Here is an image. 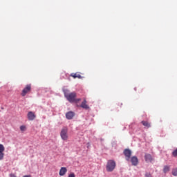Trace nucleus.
Returning a JSON list of instances; mask_svg holds the SVG:
<instances>
[{
	"instance_id": "obj_1",
	"label": "nucleus",
	"mask_w": 177,
	"mask_h": 177,
	"mask_svg": "<svg viewBox=\"0 0 177 177\" xmlns=\"http://www.w3.org/2000/svg\"><path fill=\"white\" fill-rule=\"evenodd\" d=\"M64 96L70 103L78 104L79 102H81V98H77V93H75V92L68 93L67 91H65Z\"/></svg>"
},
{
	"instance_id": "obj_2",
	"label": "nucleus",
	"mask_w": 177,
	"mask_h": 177,
	"mask_svg": "<svg viewBox=\"0 0 177 177\" xmlns=\"http://www.w3.org/2000/svg\"><path fill=\"white\" fill-rule=\"evenodd\" d=\"M115 169V162L113 160H109L106 165V171L108 172H113Z\"/></svg>"
},
{
	"instance_id": "obj_3",
	"label": "nucleus",
	"mask_w": 177,
	"mask_h": 177,
	"mask_svg": "<svg viewBox=\"0 0 177 177\" xmlns=\"http://www.w3.org/2000/svg\"><path fill=\"white\" fill-rule=\"evenodd\" d=\"M29 92H31V84H27L22 90L21 96H26Z\"/></svg>"
},
{
	"instance_id": "obj_4",
	"label": "nucleus",
	"mask_w": 177,
	"mask_h": 177,
	"mask_svg": "<svg viewBox=\"0 0 177 177\" xmlns=\"http://www.w3.org/2000/svg\"><path fill=\"white\" fill-rule=\"evenodd\" d=\"M124 154L125 156L127 161H129V160H131V156H132V151H131V149H124Z\"/></svg>"
},
{
	"instance_id": "obj_5",
	"label": "nucleus",
	"mask_w": 177,
	"mask_h": 177,
	"mask_svg": "<svg viewBox=\"0 0 177 177\" xmlns=\"http://www.w3.org/2000/svg\"><path fill=\"white\" fill-rule=\"evenodd\" d=\"M28 120L29 121H34V119L36 118L37 115H35V113L32 111H29L27 115Z\"/></svg>"
},
{
	"instance_id": "obj_6",
	"label": "nucleus",
	"mask_w": 177,
	"mask_h": 177,
	"mask_svg": "<svg viewBox=\"0 0 177 177\" xmlns=\"http://www.w3.org/2000/svg\"><path fill=\"white\" fill-rule=\"evenodd\" d=\"M131 162L132 165H133L134 167H136V165L139 164V159H138V157L136 156H133L131 158Z\"/></svg>"
},
{
	"instance_id": "obj_7",
	"label": "nucleus",
	"mask_w": 177,
	"mask_h": 177,
	"mask_svg": "<svg viewBox=\"0 0 177 177\" xmlns=\"http://www.w3.org/2000/svg\"><path fill=\"white\" fill-rule=\"evenodd\" d=\"M86 103V100L84 99V101L82 102L80 107H82V109H84V110H89V105H87Z\"/></svg>"
},
{
	"instance_id": "obj_8",
	"label": "nucleus",
	"mask_w": 177,
	"mask_h": 177,
	"mask_svg": "<svg viewBox=\"0 0 177 177\" xmlns=\"http://www.w3.org/2000/svg\"><path fill=\"white\" fill-rule=\"evenodd\" d=\"M141 124L145 127V128L149 129L151 127V123L147 120H142Z\"/></svg>"
},
{
	"instance_id": "obj_9",
	"label": "nucleus",
	"mask_w": 177,
	"mask_h": 177,
	"mask_svg": "<svg viewBox=\"0 0 177 177\" xmlns=\"http://www.w3.org/2000/svg\"><path fill=\"white\" fill-rule=\"evenodd\" d=\"M74 115H75V113L73 111L67 112L66 114V117L67 120H73V118H74Z\"/></svg>"
},
{
	"instance_id": "obj_10",
	"label": "nucleus",
	"mask_w": 177,
	"mask_h": 177,
	"mask_svg": "<svg viewBox=\"0 0 177 177\" xmlns=\"http://www.w3.org/2000/svg\"><path fill=\"white\" fill-rule=\"evenodd\" d=\"M145 159L147 162H153V157L149 153L145 154Z\"/></svg>"
},
{
	"instance_id": "obj_11",
	"label": "nucleus",
	"mask_w": 177,
	"mask_h": 177,
	"mask_svg": "<svg viewBox=\"0 0 177 177\" xmlns=\"http://www.w3.org/2000/svg\"><path fill=\"white\" fill-rule=\"evenodd\" d=\"M66 174H67V168L61 167L59 172V176H64V175H66Z\"/></svg>"
},
{
	"instance_id": "obj_12",
	"label": "nucleus",
	"mask_w": 177,
	"mask_h": 177,
	"mask_svg": "<svg viewBox=\"0 0 177 177\" xmlns=\"http://www.w3.org/2000/svg\"><path fill=\"white\" fill-rule=\"evenodd\" d=\"M71 77H73V78L74 79L78 78L79 80H81V78H82V76H81V75H80V73H71Z\"/></svg>"
},
{
	"instance_id": "obj_13",
	"label": "nucleus",
	"mask_w": 177,
	"mask_h": 177,
	"mask_svg": "<svg viewBox=\"0 0 177 177\" xmlns=\"http://www.w3.org/2000/svg\"><path fill=\"white\" fill-rule=\"evenodd\" d=\"M61 138L62 140H67L68 139V135L67 133H61Z\"/></svg>"
},
{
	"instance_id": "obj_14",
	"label": "nucleus",
	"mask_w": 177,
	"mask_h": 177,
	"mask_svg": "<svg viewBox=\"0 0 177 177\" xmlns=\"http://www.w3.org/2000/svg\"><path fill=\"white\" fill-rule=\"evenodd\" d=\"M163 172L165 174H167V172H169V166L168 165L165 166L163 169Z\"/></svg>"
},
{
	"instance_id": "obj_15",
	"label": "nucleus",
	"mask_w": 177,
	"mask_h": 177,
	"mask_svg": "<svg viewBox=\"0 0 177 177\" xmlns=\"http://www.w3.org/2000/svg\"><path fill=\"white\" fill-rule=\"evenodd\" d=\"M171 174L174 176H177V168L173 169Z\"/></svg>"
},
{
	"instance_id": "obj_16",
	"label": "nucleus",
	"mask_w": 177,
	"mask_h": 177,
	"mask_svg": "<svg viewBox=\"0 0 177 177\" xmlns=\"http://www.w3.org/2000/svg\"><path fill=\"white\" fill-rule=\"evenodd\" d=\"M5 151V147L3 145L0 144V153H3Z\"/></svg>"
},
{
	"instance_id": "obj_17",
	"label": "nucleus",
	"mask_w": 177,
	"mask_h": 177,
	"mask_svg": "<svg viewBox=\"0 0 177 177\" xmlns=\"http://www.w3.org/2000/svg\"><path fill=\"white\" fill-rule=\"evenodd\" d=\"M27 129V127H26V125H21L20 127V130L22 131V132H24L25 131H26Z\"/></svg>"
},
{
	"instance_id": "obj_18",
	"label": "nucleus",
	"mask_w": 177,
	"mask_h": 177,
	"mask_svg": "<svg viewBox=\"0 0 177 177\" xmlns=\"http://www.w3.org/2000/svg\"><path fill=\"white\" fill-rule=\"evenodd\" d=\"M68 129L67 127H63V129L61 131V133H67Z\"/></svg>"
},
{
	"instance_id": "obj_19",
	"label": "nucleus",
	"mask_w": 177,
	"mask_h": 177,
	"mask_svg": "<svg viewBox=\"0 0 177 177\" xmlns=\"http://www.w3.org/2000/svg\"><path fill=\"white\" fill-rule=\"evenodd\" d=\"M173 157H177V149L172 152Z\"/></svg>"
},
{
	"instance_id": "obj_20",
	"label": "nucleus",
	"mask_w": 177,
	"mask_h": 177,
	"mask_svg": "<svg viewBox=\"0 0 177 177\" xmlns=\"http://www.w3.org/2000/svg\"><path fill=\"white\" fill-rule=\"evenodd\" d=\"M4 156H5L4 153L0 152V161L3 160Z\"/></svg>"
},
{
	"instance_id": "obj_21",
	"label": "nucleus",
	"mask_w": 177,
	"mask_h": 177,
	"mask_svg": "<svg viewBox=\"0 0 177 177\" xmlns=\"http://www.w3.org/2000/svg\"><path fill=\"white\" fill-rule=\"evenodd\" d=\"M146 177H152L151 174L150 172H147L145 174Z\"/></svg>"
},
{
	"instance_id": "obj_22",
	"label": "nucleus",
	"mask_w": 177,
	"mask_h": 177,
	"mask_svg": "<svg viewBox=\"0 0 177 177\" xmlns=\"http://www.w3.org/2000/svg\"><path fill=\"white\" fill-rule=\"evenodd\" d=\"M68 177H75V174H74V173H72L69 174Z\"/></svg>"
},
{
	"instance_id": "obj_23",
	"label": "nucleus",
	"mask_w": 177,
	"mask_h": 177,
	"mask_svg": "<svg viewBox=\"0 0 177 177\" xmlns=\"http://www.w3.org/2000/svg\"><path fill=\"white\" fill-rule=\"evenodd\" d=\"M23 177H31V175H26V176H24Z\"/></svg>"
}]
</instances>
